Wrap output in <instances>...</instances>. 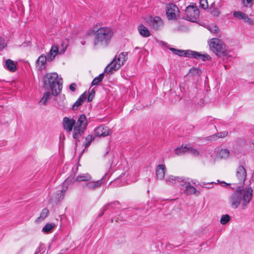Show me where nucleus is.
<instances>
[{"mask_svg": "<svg viewBox=\"0 0 254 254\" xmlns=\"http://www.w3.org/2000/svg\"><path fill=\"white\" fill-rule=\"evenodd\" d=\"M228 134V131H221L220 132H218L216 134L213 135L212 136V137L214 139H215L217 137L218 138H223V137H224L227 136Z\"/></svg>", "mask_w": 254, "mask_h": 254, "instance_id": "nucleus-35", "label": "nucleus"}, {"mask_svg": "<svg viewBox=\"0 0 254 254\" xmlns=\"http://www.w3.org/2000/svg\"><path fill=\"white\" fill-rule=\"evenodd\" d=\"M54 223H47L42 228V232L46 234L51 233L55 227Z\"/></svg>", "mask_w": 254, "mask_h": 254, "instance_id": "nucleus-24", "label": "nucleus"}, {"mask_svg": "<svg viewBox=\"0 0 254 254\" xmlns=\"http://www.w3.org/2000/svg\"><path fill=\"white\" fill-rule=\"evenodd\" d=\"M233 16L239 19H243L245 20H250V19L249 18L248 16L246 14L240 11H234L233 13Z\"/></svg>", "mask_w": 254, "mask_h": 254, "instance_id": "nucleus-22", "label": "nucleus"}, {"mask_svg": "<svg viewBox=\"0 0 254 254\" xmlns=\"http://www.w3.org/2000/svg\"><path fill=\"white\" fill-rule=\"evenodd\" d=\"M91 143V142L89 141H86L85 143L84 144L85 147H88L90 145Z\"/></svg>", "mask_w": 254, "mask_h": 254, "instance_id": "nucleus-51", "label": "nucleus"}, {"mask_svg": "<svg viewBox=\"0 0 254 254\" xmlns=\"http://www.w3.org/2000/svg\"><path fill=\"white\" fill-rule=\"evenodd\" d=\"M6 46L5 41L3 39L0 38V51Z\"/></svg>", "mask_w": 254, "mask_h": 254, "instance_id": "nucleus-42", "label": "nucleus"}, {"mask_svg": "<svg viewBox=\"0 0 254 254\" xmlns=\"http://www.w3.org/2000/svg\"><path fill=\"white\" fill-rule=\"evenodd\" d=\"M236 176L239 181V186L229 197V202L231 207L237 209L241 206L245 210L252 199L253 190L251 187H244L243 184L246 180L247 172L243 166H239L237 169Z\"/></svg>", "mask_w": 254, "mask_h": 254, "instance_id": "nucleus-1", "label": "nucleus"}, {"mask_svg": "<svg viewBox=\"0 0 254 254\" xmlns=\"http://www.w3.org/2000/svg\"><path fill=\"white\" fill-rule=\"evenodd\" d=\"M87 125L88 121L86 116L84 114L80 115L76 122V126L73 128L74 136L84 133Z\"/></svg>", "mask_w": 254, "mask_h": 254, "instance_id": "nucleus-8", "label": "nucleus"}, {"mask_svg": "<svg viewBox=\"0 0 254 254\" xmlns=\"http://www.w3.org/2000/svg\"><path fill=\"white\" fill-rule=\"evenodd\" d=\"M52 94L49 90H48L44 93V95L41 100L39 101V103L43 105H46L48 102V101L51 98Z\"/></svg>", "mask_w": 254, "mask_h": 254, "instance_id": "nucleus-21", "label": "nucleus"}, {"mask_svg": "<svg viewBox=\"0 0 254 254\" xmlns=\"http://www.w3.org/2000/svg\"><path fill=\"white\" fill-rule=\"evenodd\" d=\"M109 151L108 150L106 152V153L104 154V157H105V156L109 153Z\"/></svg>", "mask_w": 254, "mask_h": 254, "instance_id": "nucleus-53", "label": "nucleus"}, {"mask_svg": "<svg viewBox=\"0 0 254 254\" xmlns=\"http://www.w3.org/2000/svg\"><path fill=\"white\" fill-rule=\"evenodd\" d=\"M73 174L70 175L63 183L62 189L60 190L57 191V192L54 194V197L55 198V201L57 202H60L63 199L64 193L66 192L68 189V185L74 182V176L75 173L77 171V168H75V170L73 169Z\"/></svg>", "mask_w": 254, "mask_h": 254, "instance_id": "nucleus-7", "label": "nucleus"}, {"mask_svg": "<svg viewBox=\"0 0 254 254\" xmlns=\"http://www.w3.org/2000/svg\"><path fill=\"white\" fill-rule=\"evenodd\" d=\"M179 9L177 5L173 3H169L166 6V13L169 20H176L179 16Z\"/></svg>", "mask_w": 254, "mask_h": 254, "instance_id": "nucleus-10", "label": "nucleus"}, {"mask_svg": "<svg viewBox=\"0 0 254 254\" xmlns=\"http://www.w3.org/2000/svg\"><path fill=\"white\" fill-rule=\"evenodd\" d=\"M185 14V16L182 17L183 19L195 22L199 17V10L196 6L189 5L186 7Z\"/></svg>", "mask_w": 254, "mask_h": 254, "instance_id": "nucleus-9", "label": "nucleus"}, {"mask_svg": "<svg viewBox=\"0 0 254 254\" xmlns=\"http://www.w3.org/2000/svg\"><path fill=\"white\" fill-rule=\"evenodd\" d=\"M196 181H197L195 180L192 181V183L193 184L195 185V184H196Z\"/></svg>", "mask_w": 254, "mask_h": 254, "instance_id": "nucleus-54", "label": "nucleus"}, {"mask_svg": "<svg viewBox=\"0 0 254 254\" xmlns=\"http://www.w3.org/2000/svg\"><path fill=\"white\" fill-rule=\"evenodd\" d=\"M166 170V167L164 165L160 164L157 166L156 174L158 179L162 180L164 178Z\"/></svg>", "mask_w": 254, "mask_h": 254, "instance_id": "nucleus-17", "label": "nucleus"}, {"mask_svg": "<svg viewBox=\"0 0 254 254\" xmlns=\"http://www.w3.org/2000/svg\"><path fill=\"white\" fill-rule=\"evenodd\" d=\"M94 131L96 136L105 137L110 135L111 130L107 127L100 126L97 127Z\"/></svg>", "mask_w": 254, "mask_h": 254, "instance_id": "nucleus-15", "label": "nucleus"}, {"mask_svg": "<svg viewBox=\"0 0 254 254\" xmlns=\"http://www.w3.org/2000/svg\"><path fill=\"white\" fill-rule=\"evenodd\" d=\"M253 0H242V1H243V3L244 4V5L245 6H248V5H247L246 4H252V2Z\"/></svg>", "mask_w": 254, "mask_h": 254, "instance_id": "nucleus-49", "label": "nucleus"}, {"mask_svg": "<svg viewBox=\"0 0 254 254\" xmlns=\"http://www.w3.org/2000/svg\"><path fill=\"white\" fill-rule=\"evenodd\" d=\"M166 182L169 185L176 184L177 183H180L181 185L184 186L187 183L186 179L184 177H175L170 175L165 178Z\"/></svg>", "mask_w": 254, "mask_h": 254, "instance_id": "nucleus-14", "label": "nucleus"}, {"mask_svg": "<svg viewBox=\"0 0 254 254\" xmlns=\"http://www.w3.org/2000/svg\"><path fill=\"white\" fill-rule=\"evenodd\" d=\"M119 55L121 58L122 60H125V62L127 61V53L122 52V53H120Z\"/></svg>", "mask_w": 254, "mask_h": 254, "instance_id": "nucleus-46", "label": "nucleus"}, {"mask_svg": "<svg viewBox=\"0 0 254 254\" xmlns=\"http://www.w3.org/2000/svg\"><path fill=\"white\" fill-rule=\"evenodd\" d=\"M104 77V72L100 73L98 76L95 77L92 81V85H97L98 83L101 82Z\"/></svg>", "mask_w": 254, "mask_h": 254, "instance_id": "nucleus-27", "label": "nucleus"}, {"mask_svg": "<svg viewBox=\"0 0 254 254\" xmlns=\"http://www.w3.org/2000/svg\"><path fill=\"white\" fill-rule=\"evenodd\" d=\"M125 62V60H121V58L120 57V56H116L111 62L113 64L119 66V68L121 67V65H123Z\"/></svg>", "mask_w": 254, "mask_h": 254, "instance_id": "nucleus-25", "label": "nucleus"}, {"mask_svg": "<svg viewBox=\"0 0 254 254\" xmlns=\"http://www.w3.org/2000/svg\"><path fill=\"white\" fill-rule=\"evenodd\" d=\"M112 162H113V160H112V158L111 157V160L110 161V162H110H110H111V163H112Z\"/></svg>", "mask_w": 254, "mask_h": 254, "instance_id": "nucleus-57", "label": "nucleus"}, {"mask_svg": "<svg viewBox=\"0 0 254 254\" xmlns=\"http://www.w3.org/2000/svg\"><path fill=\"white\" fill-rule=\"evenodd\" d=\"M66 49V47H65L64 48L62 49L60 51H59V52L58 54H62L64 53Z\"/></svg>", "mask_w": 254, "mask_h": 254, "instance_id": "nucleus-50", "label": "nucleus"}, {"mask_svg": "<svg viewBox=\"0 0 254 254\" xmlns=\"http://www.w3.org/2000/svg\"><path fill=\"white\" fill-rule=\"evenodd\" d=\"M4 66L11 72H14L16 70V65L10 59L6 60Z\"/></svg>", "mask_w": 254, "mask_h": 254, "instance_id": "nucleus-19", "label": "nucleus"}, {"mask_svg": "<svg viewBox=\"0 0 254 254\" xmlns=\"http://www.w3.org/2000/svg\"><path fill=\"white\" fill-rule=\"evenodd\" d=\"M138 49H139V48L138 47H135L134 49L135 50H138Z\"/></svg>", "mask_w": 254, "mask_h": 254, "instance_id": "nucleus-56", "label": "nucleus"}, {"mask_svg": "<svg viewBox=\"0 0 254 254\" xmlns=\"http://www.w3.org/2000/svg\"><path fill=\"white\" fill-rule=\"evenodd\" d=\"M91 176L88 174H83L78 175L76 178V180L78 182H88L91 180Z\"/></svg>", "mask_w": 254, "mask_h": 254, "instance_id": "nucleus-23", "label": "nucleus"}, {"mask_svg": "<svg viewBox=\"0 0 254 254\" xmlns=\"http://www.w3.org/2000/svg\"><path fill=\"white\" fill-rule=\"evenodd\" d=\"M190 71L193 74H199L201 71L200 69L194 67L190 68Z\"/></svg>", "mask_w": 254, "mask_h": 254, "instance_id": "nucleus-41", "label": "nucleus"}, {"mask_svg": "<svg viewBox=\"0 0 254 254\" xmlns=\"http://www.w3.org/2000/svg\"><path fill=\"white\" fill-rule=\"evenodd\" d=\"M214 6V3H212V4L210 5V7H213Z\"/></svg>", "mask_w": 254, "mask_h": 254, "instance_id": "nucleus-55", "label": "nucleus"}, {"mask_svg": "<svg viewBox=\"0 0 254 254\" xmlns=\"http://www.w3.org/2000/svg\"><path fill=\"white\" fill-rule=\"evenodd\" d=\"M107 174H105L102 178L96 181H88L83 185V188L87 189L89 190H95L100 188L101 185L107 181L106 179Z\"/></svg>", "mask_w": 254, "mask_h": 254, "instance_id": "nucleus-11", "label": "nucleus"}, {"mask_svg": "<svg viewBox=\"0 0 254 254\" xmlns=\"http://www.w3.org/2000/svg\"><path fill=\"white\" fill-rule=\"evenodd\" d=\"M43 87L45 90L52 91L55 96L59 95L63 89V79L59 77L57 72L47 73L43 76Z\"/></svg>", "mask_w": 254, "mask_h": 254, "instance_id": "nucleus-2", "label": "nucleus"}, {"mask_svg": "<svg viewBox=\"0 0 254 254\" xmlns=\"http://www.w3.org/2000/svg\"><path fill=\"white\" fill-rule=\"evenodd\" d=\"M77 85L75 83H72L69 86V89L73 92L76 91Z\"/></svg>", "mask_w": 254, "mask_h": 254, "instance_id": "nucleus-44", "label": "nucleus"}, {"mask_svg": "<svg viewBox=\"0 0 254 254\" xmlns=\"http://www.w3.org/2000/svg\"><path fill=\"white\" fill-rule=\"evenodd\" d=\"M59 52V48L56 45H53L47 54V56L45 55H41L36 62V64L38 69L42 71L46 67L47 61L51 62L53 61L56 56L58 55Z\"/></svg>", "mask_w": 254, "mask_h": 254, "instance_id": "nucleus-5", "label": "nucleus"}, {"mask_svg": "<svg viewBox=\"0 0 254 254\" xmlns=\"http://www.w3.org/2000/svg\"><path fill=\"white\" fill-rule=\"evenodd\" d=\"M148 23L154 30H158L163 26V23L162 19L159 16L151 17Z\"/></svg>", "mask_w": 254, "mask_h": 254, "instance_id": "nucleus-13", "label": "nucleus"}, {"mask_svg": "<svg viewBox=\"0 0 254 254\" xmlns=\"http://www.w3.org/2000/svg\"><path fill=\"white\" fill-rule=\"evenodd\" d=\"M200 6L204 9H206L208 8V4L207 2V0H199Z\"/></svg>", "mask_w": 254, "mask_h": 254, "instance_id": "nucleus-38", "label": "nucleus"}, {"mask_svg": "<svg viewBox=\"0 0 254 254\" xmlns=\"http://www.w3.org/2000/svg\"><path fill=\"white\" fill-rule=\"evenodd\" d=\"M45 252V246L43 244L40 243L39 247L36 250L34 254H42Z\"/></svg>", "mask_w": 254, "mask_h": 254, "instance_id": "nucleus-33", "label": "nucleus"}, {"mask_svg": "<svg viewBox=\"0 0 254 254\" xmlns=\"http://www.w3.org/2000/svg\"><path fill=\"white\" fill-rule=\"evenodd\" d=\"M120 179L118 178V179L115 180V181L114 182H110L109 185L113 184L115 187H120L122 185H120L119 184V182H120Z\"/></svg>", "mask_w": 254, "mask_h": 254, "instance_id": "nucleus-43", "label": "nucleus"}, {"mask_svg": "<svg viewBox=\"0 0 254 254\" xmlns=\"http://www.w3.org/2000/svg\"><path fill=\"white\" fill-rule=\"evenodd\" d=\"M208 11L213 16H218L220 14V12L217 8L209 7L208 8Z\"/></svg>", "mask_w": 254, "mask_h": 254, "instance_id": "nucleus-34", "label": "nucleus"}, {"mask_svg": "<svg viewBox=\"0 0 254 254\" xmlns=\"http://www.w3.org/2000/svg\"><path fill=\"white\" fill-rule=\"evenodd\" d=\"M188 145H186L185 146H182L181 147H178L175 149V153L176 154L179 155H181L182 153H185L188 151Z\"/></svg>", "mask_w": 254, "mask_h": 254, "instance_id": "nucleus-30", "label": "nucleus"}, {"mask_svg": "<svg viewBox=\"0 0 254 254\" xmlns=\"http://www.w3.org/2000/svg\"><path fill=\"white\" fill-rule=\"evenodd\" d=\"M83 133H81L80 135H75L74 136V131L73 130L72 132V137L75 139V145L77 146L78 142H79V137L83 134Z\"/></svg>", "mask_w": 254, "mask_h": 254, "instance_id": "nucleus-39", "label": "nucleus"}, {"mask_svg": "<svg viewBox=\"0 0 254 254\" xmlns=\"http://www.w3.org/2000/svg\"><path fill=\"white\" fill-rule=\"evenodd\" d=\"M76 121L73 118H69L65 117L63 120V127L64 129L67 132H70L73 131V128L75 127Z\"/></svg>", "mask_w": 254, "mask_h": 254, "instance_id": "nucleus-12", "label": "nucleus"}, {"mask_svg": "<svg viewBox=\"0 0 254 254\" xmlns=\"http://www.w3.org/2000/svg\"><path fill=\"white\" fill-rule=\"evenodd\" d=\"M138 30L139 34L144 37H147L150 35V33L147 27L142 24H140L138 26Z\"/></svg>", "mask_w": 254, "mask_h": 254, "instance_id": "nucleus-18", "label": "nucleus"}, {"mask_svg": "<svg viewBox=\"0 0 254 254\" xmlns=\"http://www.w3.org/2000/svg\"><path fill=\"white\" fill-rule=\"evenodd\" d=\"M84 101H83V100H82V99H81L79 97L78 99L76 101V102L74 103V104L72 105V110L73 111L76 110L78 107L82 105Z\"/></svg>", "mask_w": 254, "mask_h": 254, "instance_id": "nucleus-32", "label": "nucleus"}, {"mask_svg": "<svg viewBox=\"0 0 254 254\" xmlns=\"http://www.w3.org/2000/svg\"><path fill=\"white\" fill-rule=\"evenodd\" d=\"M95 94V91L94 89L91 90L87 97V102H90L92 101Z\"/></svg>", "mask_w": 254, "mask_h": 254, "instance_id": "nucleus-37", "label": "nucleus"}, {"mask_svg": "<svg viewBox=\"0 0 254 254\" xmlns=\"http://www.w3.org/2000/svg\"><path fill=\"white\" fill-rule=\"evenodd\" d=\"M188 151L194 155V156H198L199 155V152L198 151V150L192 147H190V145H188Z\"/></svg>", "mask_w": 254, "mask_h": 254, "instance_id": "nucleus-36", "label": "nucleus"}, {"mask_svg": "<svg viewBox=\"0 0 254 254\" xmlns=\"http://www.w3.org/2000/svg\"><path fill=\"white\" fill-rule=\"evenodd\" d=\"M231 189H232V190H234V188L232 187V188H231Z\"/></svg>", "mask_w": 254, "mask_h": 254, "instance_id": "nucleus-58", "label": "nucleus"}, {"mask_svg": "<svg viewBox=\"0 0 254 254\" xmlns=\"http://www.w3.org/2000/svg\"><path fill=\"white\" fill-rule=\"evenodd\" d=\"M217 181L218 183H220L221 186L223 187L230 186L231 185V184H228L224 181L220 182L219 180H217Z\"/></svg>", "mask_w": 254, "mask_h": 254, "instance_id": "nucleus-48", "label": "nucleus"}, {"mask_svg": "<svg viewBox=\"0 0 254 254\" xmlns=\"http://www.w3.org/2000/svg\"><path fill=\"white\" fill-rule=\"evenodd\" d=\"M188 179H186L187 183L186 184V189L184 190V192L187 195H191L192 194H195L196 195H198L200 193V191L196 190V189L192 186L190 185V182L188 181Z\"/></svg>", "mask_w": 254, "mask_h": 254, "instance_id": "nucleus-16", "label": "nucleus"}, {"mask_svg": "<svg viewBox=\"0 0 254 254\" xmlns=\"http://www.w3.org/2000/svg\"><path fill=\"white\" fill-rule=\"evenodd\" d=\"M210 50L218 57H225L228 54L226 46L223 41L218 38H212L209 42Z\"/></svg>", "mask_w": 254, "mask_h": 254, "instance_id": "nucleus-6", "label": "nucleus"}, {"mask_svg": "<svg viewBox=\"0 0 254 254\" xmlns=\"http://www.w3.org/2000/svg\"><path fill=\"white\" fill-rule=\"evenodd\" d=\"M87 34L88 35H95L94 41L95 46L100 45L106 46L110 42L113 32L110 28L104 27L97 30L90 29L87 32Z\"/></svg>", "mask_w": 254, "mask_h": 254, "instance_id": "nucleus-3", "label": "nucleus"}, {"mask_svg": "<svg viewBox=\"0 0 254 254\" xmlns=\"http://www.w3.org/2000/svg\"><path fill=\"white\" fill-rule=\"evenodd\" d=\"M49 213V210L47 208H44L42 210L40 216L37 218L36 221H40L44 220L48 216Z\"/></svg>", "mask_w": 254, "mask_h": 254, "instance_id": "nucleus-28", "label": "nucleus"}, {"mask_svg": "<svg viewBox=\"0 0 254 254\" xmlns=\"http://www.w3.org/2000/svg\"><path fill=\"white\" fill-rule=\"evenodd\" d=\"M209 29L211 32L214 33H217L219 31V28L216 25H212L209 27Z\"/></svg>", "mask_w": 254, "mask_h": 254, "instance_id": "nucleus-40", "label": "nucleus"}, {"mask_svg": "<svg viewBox=\"0 0 254 254\" xmlns=\"http://www.w3.org/2000/svg\"><path fill=\"white\" fill-rule=\"evenodd\" d=\"M91 143V142L89 141H86L85 143L84 144L85 147H88L90 145Z\"/></svg>", "mask_w": 254, "mask_h": 254, "instance_id": "nucleus-52", "label": "nucleus"}, {"mask_svg": "<svg viewBox=\"0 0 254 254\" xmlns=\"http://www.w3.org/2000/svg\"><path fill=\"white\" fill-rule=\"evenodd\" d=\"M219 155L221 158L226 159L230 155L229 150L227 149H222L219 152Z\"/></svg>", "mask_w": 254, "mask_h": 254, "instance_id": "nucleus-29", "label": "nucleus"}, {"mask_svg": "<svg viewBox=\"0 0 254 254\" xmlns=\"http://www.w3.org/2000/svg\"><path fill=\"white\" fill-rule=\"evenodd\" d=\"M119 204H120V202L118 201H114L113 202L107 203L106 205H105L103 207L102 209L101 210V211L100 212V213L99 214V216H103V214H104V212L108 209H109L110 208H113V207L112 206L113 205H119Z\"/></svg>", "mask_w": 254, "mask_h": 254, "instance_id": "nucleus-20", "label": "nucleus"}, {"mask_svg": "<svg viewBox=\"0 0 254 254\" xmlns=\"http://www.w3.org/2000/svg\"><path fill=\"white\" fill-rule=\"evenodd\" d=\"M169 50L174 54L180 57L195 59L198 60H201L203 62L210 61L211 59L210 56L207 54H201V53L191 50H183L177 49L174 48H170Z\"/></svg>", "mask_w": 254, "mask_h": 254, "instance_id": "nucleus-4", "label": "nucleus"}, {"mask_svg": "<svg viewBox=\"0 0 254 254\" xmlns=\"http://www.w3.org/2000/svg\"><path fill=\"white\" fill-rule=\"evenodd\" d=\"M95 137L93 136V135L89 134L86 137L85 141L92 142V141H93Z\"/></svg>", "mask_w": 254, "mask_h": 254, "instance_id": "nucleus-45", "label": "nucleus"}, {"mask_svg": "<svg viewBox=\"0 0 254 254\" xmlns=\"http://www.w3.org/2000/svg\"><path fill=\"white\" fill-rule=\"evenodd\" d=\"M119 69V65L117 66L112 64L111 63L108 64L104 69V72L106 73H109L113 71H116Z\"/></svg>", "mask_w": 254, "mask_h": 254, "instance_id": "nucleus-26", "label": "nucleus"}, {"mask_svg": "<svg viewBox=\"0 0 254 254\" xmlns=\"http://www.w3.org/2000/svg\"><path fill=\"white\" fill-rule=\"evenodd\" d=\"M230 216L228 214L223 215L220 219V223L222 225L227 224L230 220Z\"/></svg>", "mask_w": 254, "mask_h": 254, "instance_id": "nucleus-31", "label": "nucleus"}, {"mask_svg": "<svg viewBox=\"0 0 254 254\" xmlns=\"http://www.w3.org/2000/svg\"><path fill=\"white\" fill-rule=\"evenodd\" d=\"M79 98L83 100V101H87V95L86 93V91L82 93L80 96Z\"/></svg>", "mask_w": 254, "mask_h": 254, "instance_id": "nucleus-47", "label": "nucleus"}]
</instances>
